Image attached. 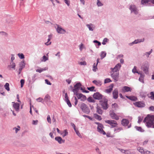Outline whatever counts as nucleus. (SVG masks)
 Listing matches in <instances>:
<instances>
[{"instance_id": "obj_26", "label": "nucleus", "mask_w": 154, "mask_h": 154, "mask_svg": "<svg viewBox=\"0 0 154 154\" xmlns=\"http://www.w3.org/2000/svg\"><path fill=\"white\" fill-rule=\"evenodd\" d=\"M6 22L8 24L10 25L13 24L14 22V20L11 19H8L6 20Z\"/></svg>"}, {"instance_id": "obj_34", "label": "nucleus", "mask_w": 154, "mask_h": 154, "mask_svg": "<svg viewBox=\"0 0 154 154\" xmlns=\"http://www.w3.org/2000/svg\"><path fill=\"white\" fill-rule=\"evenodd\" d=\"M106 53L105 51H102L101 53V54H100V57H101V59H103L104 58L106 55Z\"/></svg>"}, {"instance_id": "obj_21", "label": "nucleus", "mask_w": 154, "mask_h": 154, "mask_svg": "<svg viewBox=\"0 0 154 154\" xmlns=\"http://www.w3.org/2000/svg\"><path fill=\"white\" fill-rule=\"evenodd\" d=\"M14 103L13 106L14 108L16 111H18L19 110V108H20V104L19 103Z\"/></svg>"}, {"instance_id": "obj_20", "label": "nucleus", "mask_w": 154, "mask_h": 154, "mask_svg": "<svg viewBox=\"0 0 154 154\" xmlns=\"http://www.w3.org/2000/svg\"><path fill=\"white\" fill-rule=\"evenodd\" d=\"M122 125L124 126H126L128 125L129 123V121L126 119H123L121 121Z\"/></svg>"}, {"instance_id": "obj_23", "label": "nucleus", "mask_w": 154, "mask_h": 154, "mask_svg": "<svg viewBox=\"0 0 154 154\" xmlns=\"http://www.w3.org/2000/svg\"><path fill=\"white\" fill-rule=\"evenodd\" d=\"M52 34H50L48 35V38L47 40V42H45V44L46 45H49L51 44V42H50L49 43L48 42H50V41L51 39V38L52 37Z\"/></svg>"}, {"instance_id": "obj_40", "label": "nucleus", "mask_w": 154, "mask_h": 154, "mask_svg": "<svg viewBox=\"0 0 154 154\" xmlns=\"http://www.w3.org/2000/svg\"><path fill=\"white\" fill-rule=\"evenodd\" d=\"M149 2V0H141V4L142 5L148 4Z\"/></svg>"}, {"instance_id": "obj_41", "label": "nucleus", "mask_w": 154, "mask_h": 154, "mask_svg": "<svg viewBox=\"0 0 154 154\" xmlns=\"http://www.w3.org/2000/svg\"><path fill=\"white\" fill-rule=\"evenodd\" d=\"M97 65L96 64L95 65V63H94V64L93 65V71L94 72H96V69H97Z\"/></svg>"}, {"instance_id": "obj_25", "label": "nucleus", "mask_w": 154, "mask_h": 154, "mask_svg": "<svg viewBox=\"0 0 154 154\" xmlns=\"http://www.w3.org/2000/svg\"><path fill=\"white\" fill-rule=\"evenodd\" d=\"M25 63L24 60L20 62L19 64L20 68L23 69L25 66Z\"/></svg>"}, {"instance_id": "obj_31", "label": "nucleus", "mask_w": 154, "mask_h": 154, "mask_svg": "<svg viewBox=\"0 0 154 154\" xmlns=\"http://www.w3.org/2000/svg\"><path fill=\"white\" fill-rule=\"evenodd\" d=\"M87 100L89 102L95 103V100L93 99L92 97H88L87 99Z\"/></svg>"}, {"instance_id": "obj_45", "label": "nucleus", "mask_w": 154, "mask_h": 154, "mask_svg": "<svg viewBox=\"0 0 154 154\" xmlns=\"http://www.w3.org/2000/svg\"><path fill=\"white\" fill-rule=\"evenodd\" d=\"M121 67V65L119 63H118L114 67V69H115L116 68H117L118 69H120Z\"/></svg>"}, {"instance_id": "obj_48", "label": "nucleus", "mask_w": 154, "mask_h": 154, "mask_svg": "<svg viewBox=\"0 0 154 154\" xmlns=\"http://www.w3.org/2000/svg\"><path fill=\"white\" fill-rule=\"evenodd\" d=\"M0 34L6 37L8 35V34L5 32H0Z\"/></svg>"}, {"instance_id": "obj_55", "label": "nucleus", "mask_w": 154, "mask_h": 154, "mask_svg": "<svg viewBox=\"0 0 154 154\" xmlns=\"http://www.w3.org/2000/svg\"><path fill=\"white\" fill-rule=\"evenodd\" d=\"M64 2L68 6L69 5L70 2L69 0H64Z\"/></svg>"}, {"instance_id": "obj_12", "label": "nucleus", "mask_w": 154, "mask_h": 154, "mask_svg": "<svg viewBox=\"0 0 154 154\" xmlns=\"http://www.w3.org/2000/svg\"><path fill=\"white\" fill-rule=\"evenodd\" d=\"M78 99H80L81 101H84L86 100V96L80 93L76 95Z\"/></svg>"}, {"instance_id": "obj_1", "label": "nucleus", "mask_w": 154, "mask_h": 154, "mask_svg": "<svg viewBox=\"0 0 154 154\" xmlns=\"http://www.w3.org/2000/svg\"><path fill=\"white\" fill-rule=\"evenodd\" d=\"M108 99L105 97H104L103 99L100 101V103L103 109L106 110L108 108L109 105L108 104Z\"/></svg>"}, {"instance_id": "obj_16", "label": "nucleus", "mask_w": 154, "mask_h": 154, "mask_svg": "<svg viewBox=\"0 0 154 154\" xmlns=\"http://www.w3.org/2000/svg\"><path fill=\"white\" fill-rule=\"evenodd\" d=\"M154 120V116L152 115L150 116L149 115H148L147 116H146L144 119L143 122H146L147 120Z\"/></svg>"}, {"instance_id": "obj_32", "label": "nucleus", "mask_w": 154, "mask_h": 154, "mask_svg": "<svg viewBox=\"0 0 154 154\" xmlns=\"http://www.w3.org/2000/svg\"><path fill=\"white\" fill-rule=\"evenodd\" d=\"M10 63V65H9L8 67H10L11 68L13 69H15V67L16 66L15 64L14 63L12 62V63Z\"/></svg>"}, {"instance_id": "obj_62", "label": "nucleus", "mask_w": 154, "mask_h": 154, "mask_svg": "<svg viewBox=\"0 0 154 154\" xmlns=\"http://www.w3.org/2000/svg\"><path fill=\"white\" fill-rule=\"evenodd\" d=\"M45 81L46 83L47 84L49 85H51V83L48 79H45Z\"/></svg>"}, {"instance_id": "obj_7", "label": "nucleus", "mask_w": 154, "mask_h": 154, "mask_svg": "<svg viewBox=\"0 0 154 154\" xmlns=\"http://www.w3.org/2000/svg\"><path fill=\"white\" fill-rule=\"evenodd\" d=\"M105 122L110 125L111 126V128L115 127L118 125L116 122L115 120H106L105 121Z\"/></svg>"}, {"instance_id": "obj_30", "label": "nucleus", "mask_w": 154, "mask_h": 154, "mask_svg": "<svg viewBox=\"0 0 154 154\" xmlns=\"http://www.w3.org/2000/svg\"><path fill=\"white\" fill-rule=\"evenodd\" d=\"M135 128L137 130L141 132H143L144 131V130L141 128L140 127H138L137 126H136L135 127Z\"/></svg>"}, {"instance_id": "obj_58", "label": "nucleus", "mask_w": 154, "mask_h": 154, "mask_svg": "<svg viewBox=\"0 0 154 154\" xmlns=\"http://www.w3.org/2000/svg\"><path fill=\"white\" fill-rule=\"evenodd\" d=\"M43 61L45 62L46 60H48V58L45 55H44L42 57Z\"/></svg>"}, {"instance_id": "obj_33", "label": "nucleus", "mask_w": 154, "mask_h": 154, "mask_svg": "<svg viewBox=\"0 0 154 154\" xmlns=\"http://www.w3.org/2000/svg\"><path fill=\"white\" fill-rule=\"evenodd\" d=\"M96 123L98 125L97 128V130L100 128H104V127L102 124L99 122H96Z\"/></svg>"}, {"instance_id": "obj_11", "label": "nucleus", "mask_w": 154, "mask_h": 154, "mask_svg": "<svg viewBox=\"0 0 154 154\" xmlns=\"http://www.w3.org/2000/svg\"><path fill=\"white\" fill-rule=\"evenodd\" d=\"M134 104L136 106L138 107H143L145 106L144 103L143 102L138 101L134 103Z\"/></svg>"}, {"instance_id": "obj_47", "label": "nucleus", "mask_w": 154, "mask_h": 154, "mask_svg": "<svg viewBox=\"0 0 154 154\" xmlns=\"http://www.w3.org/2000/svg\"><path fill=\"white\" fill-rule=\"evenodd\" d=\"M144 154H154V153L146 149H145L144 153Z\"/></svg>"}, {"instance_id": "obj_64", "label": "nucleus", "mask_w": 154, "mask_h": 154, "mask_svg": "<svg viewBox=\"0 0 154 154\" xmlns=\"http://www.w3.org/2000/svg\"><path fill=\"white\" fill-rule=\"evenodd\" d=\"M42 141L43 142H44L45 143H47L48 141L46 140V138L45 137H43V138H42Z\"/></svg>"}, {"instance_id": "obj_10", "label": "nucleus", "mask_w": 154, "mask_h": 154, "mask_svg": "<svg viewBox=\"0 0 154 154\" xmlns=\"http://www.w3.org/2000/svg\"><path fill=\"white\" fill-rule=\"evenodd\" d=\"M111 76L114 80L115 82H116L119 79V72H113L111 74Z\"/></svg>"}, {"instance_id": "obj_57", "label": "nucleus", "mask_w": 154, "mask_h": 154, "mask_svg": "<svg viewBox=\"0 0 154 154\" xmlns=\"http://www.w3.org/2000/svg\"><path fill=\"white\" fill-rule=\"evenodd\" d=\"M47 120L48 122L49 123H51V119L49 115H48L47 116Z\"/></svg>"}, {"instance_id": "obj_44", "label": "nucleus", "mask_w": 154, "mask_h": 154, "mask_svg": "<svg viewBox=\"0 0 154 154\" xmlns=\"http://www.w3.org/2000/svg\"><path fill=\"white\" fill-rule=\"evenodd\" d=\"M112 82L111 80L109 78H106L104 80V83L106 84Z\"/></svg>"}, {"instance_id": "obj_54", "label": "nucleus", "mask_w": 154, "mask_h": 154, "mask_svg": "<svg viewBox=\"0 0 154 154\" xmlns=\"http://www.w3.org/2000/svg\"><path fill=\"white\" fill-rule=\"evenodd\" d=\"M24 82L25 81L24 79H22L20 80V82L21 83V88H22L23 87L24 83Z\"/></svg>"}, {"instance_id": "obj_37", "label": "nucleus", "mask_w": 154, "mask_h": 154, "mask_svg": "<svg viewBox=\"0 0 154 154\" xmlns=\"http://www.w3.org/2000/svg\"><path fill=\"white\" fill-rule=\"evenodd\" d=\"M103 128H100L97 131L100 134H102L103 135H105L106 134V133L103 130Z\"/></svg>"}, {"instance_id": "obj_27", "label": "nucleus", "mask_w": 154, "mask_h": 154, "mask_svg": "<svg viewBox=\"0 0 154 154\" xmlns=\"http://www.w3.org/2000/svg\"><path fill=\"white\" fill-rule=\"evenodd\" d=\"M144 38L139 39L135 40H134L136 44L140 43L141 42H143L144 41Z\"/></svg>"}, {"instance_id": "obj_24", "label": "nucleus", "mask_w": 154, "mask_h": 154, "mask_svg": "<svg viewBox=\"0 0 154 154\" xmlns=\"http://www.w3.org/2000/svg\"><path fill=\"white\" fill-rule=\"evenodd\" d=\"M144 75L143 74H140V76L139 79V80L141 82L143 83H144Z\"/></svg>"}, {"instance_id": "obj_39", "label": "nucleus", "mask_w": 154, "mask_h": 154, "mask_svg": "<svg viewBox=\"0 0 154 154\" xmlns=\"http://www.w3.org/2000/svg\"><path fill=\"white\" fill-rule=\"evenodd\" d=\"M87 88L88 90H89L90 91H96V90H94V89L95 88V87L93 86H92L91 87H87Z\"/></svg>"}, {"instance_id": "obj_61", "label": "nucleus", "mask_w": 154, "mask_h": 154, "mask_svg": "<svg viewBox=\"0 0 154 154\" xmlns=\"http://www.w3.org/2000/svg\"><path fill=\"white\" fill-rule=\"evenodd\" d=\"M76 134L79 136L80 137L81 136V134H80V133L78 130H76V128L75 129V130H74Z\"/></svg>"}, {"instance_id": "obj_8", "label": "nucleus", "mask_w": 154, "mask_h": 154, "mask_svg": "<svg viewBox=\"0 0 154 154\" xmlns=\"http://www.w3.org/2000/svg\"><path fill=\"white\" fill-rule=\"evenodd\" d=\"M146 125L148 128H154V120H147Z\"/></svg>"}, {"instance_id": "obj_22", "label": "nucleus", "mask_w": 154, "mask_h": 154, "mask_svg": "<svg viewBox=\"0 0 154 154\" xmlns=\"http://www.w3.org/2000/svg\"><path fill=\"white\" fill-rule=\"evenodd\" d=\"M126 97L132 101H135L137 100V97L134 96H126Z\"/></svg>"}, {"instance_id": "obj_46", "label": "nucleus", "mask_w": 154, "mask_h": 154, "mask_svg": "<svg viewBox=\"0 0 154 154\" xmlns=\"http://www.w3.org/2000/svg\"><path fill=\"white\" fill-rule=\"evenodd\" d=\"M65 101L66 102L68 106L69 107H71L72 106V104L69 99H67V100H65Z\"/></svg>"}, {"instance_id": "obj_63", "label": "nucleus", "mask_w": 154, "mask_h": 154, "mask_svg": "<svg viewBox=\"0 0 154 154\" xmlns=\"http://www.w3.org/2000/svg\"><path fill=\"white\" fill-rule=\"evenodd\" d=\"M79 64L81 65H86L87 63L85 61L81 62L79 63Z\"/></svg>"}, {"instance_id": "obj_53", "label": "nucleus", "mask_w": 154, "mask_h": 154, "mask_svg": "<svg viewBox=\"0 0 154 154\" xmlns=\"http://www.w3.org/2000/svg\"><path fill=\"white\" fill-rule=\"evenodd\" d=\"M122 130V128H115L114 130V131H116V132H119L120 131H121Z\"/></svg>"}, {"instance_id": "obj_19", "label": "nucleus", "mask_w": 154, "mask_h": 154, "mask_svg": "<svg viewBox=\"0 0 154 154\" xmlns=\"http://www.w3.org/2000/svg\"><path fill=\"white\" fill-rule=\"evenodd\" d=\"M51 100V97L48 94H46L44 100L42 102V103H44V102L46 103H47L48 102L50 101Z\"/></svg>"}, {"instance_id": "obj_36", "label": "nucleus", "mask_w": 154, "mask_h": 154, "mask_svg": "<svg viewBox=\"0 0 154 154\" xmlns=\"http://www.w3.org/2000/svg\"><path fill=\"white\" fill-rule=\"evenodd\" d=\"M9 86V84L8 83H6L4 86V87L5 89L8 91H9L10 90Z\"/></svg>"}, {"instance_id": "obj_51", "label": "nucleus", "mask_w": 154, "mask_h": 154, "mask_svg": "<svg viewBox=\"0 0 154 154\" xmlns=\"http://www.w3.org/2000/svg\"><path fill=\"white\" fill-rule=\"evenodd\" d=\"M68 134V132L67 129L64 130V134L63 135V137H64Z\"/></svg>"}, {"instance_id": "obj_3", "label": "nucleus", "mask_w": 154, "mask_h": 154, "mask_svg": "<svg viewBox=\"0 0 154 154\" xmlns=\"http://www.w3.org/2000/svg\"><path fill=\"white\" fill-rule=\"evenodd\" d=\"M80 108L83 112L87 114H88L90 113V109L84 103H82L80 106Z\"/></svg>"}, {"instance_id": "obj_17", "label": "nucleus", "mask_w": 154, "mask_h": 154, "mask_svg": "<svg viewBox=\"0 0 154 154\" xmlns=\"http://www.w3.org/2000/svg\"><path fill=\"white\" fill-rule=\"evenodd\" d=\"M118 91L117 89H115L113 91L112 94L113 98L116 99L118 97Z\"/></svg>"}, {"instance_id": "obj_35", "label": "nucleus", "mask_w": 154, "mask_h": 154, "mask_svg": "<svg viewBox=\"0 0 154 154\" xmlns=\"http://www.w3.org/2000/svg\"><path fill=\"white\" fill-rule=\"evenodd\" d=\"M94 116L96 119H97L99 120H102V118L100 116H99L97 114H94Z\"/></svg>"}, {"instance_id": "obj_14", "label": "nucleus", "mask_w": 154, "mask_h": 154, "mask_svg": "<svg viewBox=\"0 0 154 154\" xmlns=\"http://www.w3.org/2000/svg\"><path fill=\"white\" fill-rule=\"evenodd\" d=\"M55 140L57 141L59 144L64 143L65 141V140H63L61 137L59 136L56 137L55 138Z\"/></svg>"}, {"instance_id": "obj_2", "label": "nucleus", "mask_w": 154, "mask_h": 154, "mask_svg": "<svg viewBox=\"0 0 154 154\" xmlns=\"http://www.w3.org/2000/svg\"><path fill=\"white\" fill-rule=\"evenodd\" d=\"M149 64L148 62L145 61L143 62L141 67V69L146 74H148V69L149 67Z\"/></svg>"}, {"instance_id": "obj_60", "label": "nucleus", "mask_w": 154, "mask_h": 154, "mask_svg": "<svg viewBox=\"0 0 154 154\" xmlns=\"http://www.w3.org/2000/svg\"><path fill=\"white\" fill-rule=\"evenodd\" d=\"M112 90V88H109V89H106V93H109L111 92Z\"/></svg>"}, {"instance_id": "obj_50", "label": "nucleus", "mask_w": 154, "mask_h": 154, "mask_svg": "<svg viewBox=\"0 0 154 154\" xmlns=\"http://www.w3.org/2000/svg\"><path fill=\"white\" fill-rule=\"evenodd\" d=\"M97 5L98 7L101 6L103 5V4L99 0H97Z\"/></svg>"}, {"instance_id": "obj_43", "label": "nucleus", "mask_w": 154, "mask_h": 154, "mask_svg": "<svg viewBox=\"0 0 154 154\" xmlns=\"http://www.w3.org/2000/svg\"><path fill=\"white\" fill-rule=\"evenodd\" d=\"M109 39L107 38H105L103 41L102 44L103 45H105L106 42H108Z\"/></svg>"}, {"instance_id": "obj_28", "label": "nucleus", "mask_w": 154, "mask_h": 154, "mask_svg": "<svg viewBox=\"0 0 154 154\" xmlns=\"http://www.w3.org/2000/svg\"><path fill=\"white\" fill-rule=\"evenodd\" d=\"M97 112L98 114L101 115L103 113V111L100 107L97 106Z\"/></svg>"}, {"instance_id": "obj_4", "label": "nucleus", "mask_w": 154, "mask_h": 154, "mask_svg": "<svg viewBox=\"0 0 154 154\" xmlns=\"http://www.w3.org/2000/svg\"><path fill=\"white\" fill-rule=\"evenodd\" d=\"M81 86L82 85L80 82L77 83L74 85V88L72 89V91L74 92V95H76L79 94L78 92L80 89Z\"/></svg>"}, {"instance_id": "obj_49", "label": "nucleus", "mask_w": 154, "mask_h": 154, "mask_svg": "<svg viewBox=\"0 0 154 154\" xmlns=\"http://www.w3.org/2000/svg\"><path fill=\"white\" fill-rule=\"evenodd\" d=\"M132 72L134 73H138V71L137 70V67L136 66H134V68L132 69Z\"/></svg>"}, {"instance_id": "obj_29", "label": "nucleus", "mask_w": 154, "mask_h": 154, "mask_svg": "<svg viewBox=\"0 0 154 154\" xmlns=\"http://www.w3.org/2000/svg\"><path fill=\"white\" fill-rule=\"evenodd\" d=\"M137 150L142 154H144V153L145 150H144L142 147H138L137 148Z\"/></svg>"}, {"instance_id": "obj_56", "label": "nucleus", "mask_w": 154, "mask_h": 154, "mask_svg": "<svg viewBox=\"0 0 154 154\" xmlns=\"http://www.w3.org/2000/svg\"><path fill=\"white\" fill-rule=\"evenodd\" d=\"M111 69H112V71L113 72H119V70L118 69L116 68L115 69H114V67L113 69L112 68Z\"/></svg>"}, {"instance_id": "obj_6", "label": "nucleus", "mask_w": 154, "mask_h": 154, "mask_svg": "<svg viewBox=\"0 0 154 154\" xmlns=\"http://www.w3.org/2000/svg\"><path fill=\"white\" fill-rule=\"evenodd\" d=\"M93 97L95 100H101L105 97L99 92H97L94 94Z\"/></svg>"}, {"instance_id": "obj_9", "label": "nucleus", "mask_w": 154, "mask_h": 154, "mask_svg": "<svg viewBox=\"0 0 154 154\" xmlns=\"http://www.w3.org/2000/svg\"><path fill=\"white\" fill-rule=\"evenodd\" d=\"M56 25L57 26V27L56 28V30L58 33L63 34L66 32V31L63 29L59 25L56 24Z\"/></svg>"}, {"instance_id": "obj_52", "label": "nucleus", "mask_w": 154, "mask_h": 154, "mask_svg": "<svg viewBox=\"0 0 154 154\" xmlns=\"http://www.w3.org/2000/svg\"><path fill=\"white\" fill-rule=\"evenodd\" d=\"M93 42L97 44V45L99 46L101 45V43L100 42L97 40H94L93 41Z\"/></svg>"}, {"instance_id": "obj_18", "label": "nucleus", "mask_w": 154, "mask_h": 154, "mask_svg": "<svg viewBox=\"0 0 154 154\" xmlns=\"http://www.w3.org/2000/svg\"><path fill=\"white\" fill-rule=\"evenodd\" d=\"M86 26L90 31H93L95 28L94 25L92 23L87 24Z\"/></svg>"}, {"instance_id": "obj_13", "label": "nucleus", "mask_w": 154, "mask_h": 154, "mask_svg": "<svg viewBox=\"0 0 154 154\" xmlns=\"http://www.w3.org/2000/svg\"><path fill=\"white\" fill-rule=\"evenodd\" d=\"M109 115L113 119L118 120L119 119V116H117L113 112H112L110 113Z\"/></svg>"}, {"instance_id": "obj_38", "label": "nucleus", "mask_w": 154, "mask_h": 154, "mask_svg": "<svg viewBox=\"0 0 154 154\" xmlns=\"http://www.w3.org/2000/svg\"><path fill=\"white\" fill-rule=\"evenodd\" d=\"M18 56L20 59H23L24 58V55L22 53H19L17 54Z\"/></svg>"}, {"instance_id": "obj_5", "label": "nucleus", "mask_w": 154, "mask_h": 154, "mask_svg": "<svg viewBox=\"0 0 154 154\" xmlns=\"http://www.w3.org/2000/svg\"><path fill=\"white\" fill-rule=\"evenodd\" d=\"M131 13H134L135 14L137 15L138 13V10L136 6L134 5H130L129 8Z\"/></svg>"}, {"instance_id": "obj_15", "label": "nucleus", "mask_w": 154, "mask_h": 154, "mask_svg": "<svg viewBox=\"0 0 154 154\" xmlns=\"http://www.w3.org/2000/svg\"><path fill=\"white\" fill-rule=\"evenodd\" d=\"M122 91L123 92L130 91L132 90L131 88L127 86H124L122 89Z\"/></svg>"}, {"instance_id": "obj_42", "label": "nucleus", "mask_w": 154, "mask_h": 154, "mask_svg": "<svg viewBox=\"0 0 154 154\" xmlns=\"http://www.w3.org/2000/svg\"><path fill=\"white\" fill-rule=\"evenodd\" d=\"M150 94L151 96L150 97H149L151 99L154 100V93L153 92H151L150 93Z\"/></svg>"}, {"instance_id": "obj_59", "label": "nucleus", "mask_w": 154, "mask_h": 154, "mask_svg": "<svg viewBox=\"0 0 154 154\" xmlns=\"http://www.w3.org/2000/svg\"><path fill=\"white\" fill-rule=\"evenodd\" d=\"M101 85L102 83L100 81H97V82L96 84V85L99 86H101Z\"/></svg>"}]
</instances>
